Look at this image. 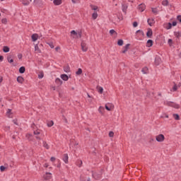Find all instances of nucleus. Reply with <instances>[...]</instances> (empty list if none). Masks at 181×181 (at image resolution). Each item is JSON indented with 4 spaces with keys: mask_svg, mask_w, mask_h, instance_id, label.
I'll list each match as a JSON object with an SVG mask.
<instances>
[{
    "mask_svg": "<svg viewBox=\"0 0 181 181\" xmlns=\"http://www.w3.org/2000/svg\"><path fill=\"white\" fill-rule=\"evenodd\" d=\"M22 57H23V55H22V54H18V59H19V60H21V59H22Z\"/></svg>",
    "mask_w": 181,
    "mask_h": 181,
    "instance_id": "obj_53",
    "label": "nucleus"
},
{
    "mask_svg": "<svg viewBox=\"0 0 181 181\" xmlns=\"http://www.w3.org/2000/svg\"><path fill=\"white\" fill-rule=\"evenodd\" d=\"M133 26H134V28H136V26H138V22L134 21V22L133 23Z\"/></svg>",
    "mask_w": 181,
    "mask_h": 181,
    "instance_id": "obj_52",
    "label": "nucleus"
},
{
    "mask_svg": "<svg viewBox=\"0 0 181 181\" xmlns=\"http://www.w3.org/2000/svg\"><path fill=\"white\" fill-rule=\"evenodd\" d=\"M141 71L143 74H148V73H149V69H148V67L145 66L141 69Z\"/></svg>",
    "mask_w": 181,
    "mask_h": 181,
    "instance_id": "obj_14",
    "label": "nucleus"
},
{
    "mask_svg": "<svg viewBox=\"0 0 181 181\" xmlns=\"http://www.w3.org/2000/svg\"><path fill=\"white\" fill-rule=\"evenodd\" d=\"M35 138H36V139H37L38 141H40V136H36Z\"/></svg>",
    "mask_w": 181,
    "mask_h": 181,
    "instance_id": "obj_61",
    "label": "nucleus"
},
{
    "mask_svg": "<svg viewBox=\"0 0 181 181\" xmlns=\"http://www.w3.org/2000/svg\"><path fill=\"white\" fill-rule=\"evenodd\" d=\"M3 80H4L3 78L1 77V78H0V83H2V81H3Z\"/></svg>",
    "mask_w": 181,
    "mask_h": 181,
    "instance_id": "obj_63",
    "label": "nucleus"
},
{
    "mask_svg": "<svg viewBox=\"0 0 181 181\" xmlns=\"http://www.w3.org/2000/svg\"><path fill=\"white\" fill-rule=\"evenodd\" d=\"M33 134L34 135H40V130H35Z\"/></svg>",
    "mask_w": 181,
    "mask_h": 181,
    "instance_id": "obj_42",
    "label": "nucleus"
},
{
    "mask_svg": "<svg viewBox=\"0 0 181 181\" xmlns=\"http://www.w3.org/2000/svg\"><path fill=\"white\" fill-rule=\"evenodd\" d=\"M147 23H148L149 26H152V25H153V23H155V20L153 18H152V19L148 18L147 20Z\"/></svg>",
    "mask_w": 181,
    "mask_h": 181,
    "instance_id": "obj_17",
    "label": "nucleus"
},
{
    "mask_svg": "<svg viewBox=\"0 0 181 181\" xmlns=\"http://www.w3.org/2000/svg\"><path fill=\"white\" fill-rule=\"evenodd\" d=\"M53 125H54V122H53V120H51L47 122V127H49V128L53 127Z\"/></svg>",
    "mask_w": 181,
    "mask_h": 181,
    "instance_id": "obj_28",
    "label": "nucleus"
},
{
    "mask_svg": "<svg viewBox=\"0 0 181 181\" xmlns=\"http://www.w3.org/2000/svg\"><path fill=\"white\" fill-rule=\"evenodd\" d=\"M71 34L74 35V36H76V37H77L78 33L76 32V30H73L72 31H71Z\"/></svg>",
    "mask_w": 181,
    "mask_h": 181,
    "instance_id": "obj_41",
    "label": "nucleus"
},
{
    "mask_svg": "<svg viewBox=\"0 0 181 181\" xmlns=\"http://www.w3.org/2000/svg\"><path fill=\"white\" fill-rule=\"evenodd\" d=\"M152 35H153V32L152 31V29L148 28L146 33L147 37H149V39H152Z\"/></svg>",
    "mask_w": 181,
    "mask_h": 181,
    "instance_id": "obj_5",
    "label": "nucleus"
},
{
    "mask_svg": "<svg viewBox=\"0 0 181 181\" xmlns=\"http://www.w3.org/2000/svg\"><path fill=\"white\" fill-rule=\"evenodd\" d=\"M174 36H175V37H177V39H180V37H181V32L180 31H178V32L175 31Z\"/></svg>",
    "mask_w": 181,
    "mask_h": 181,
    "instance_id": "obj_16",
    "label": "nucleus"
},
{
    "mask_svg": "<svg viewBox=\"0 0 181 181\" xmlns=\"http://www.w3.org/2000/svg\"><path fill=\"white\" fill-rule=\"evenodd\" d=\"M7 61L8 63H13V59H12V57L11 55L7 57Z\"/></svg>",
    "mask_w": 181,
    "mask_h": 181,
    "instance_id": "obj_29",
    "label": "nucleus"
},
{
    "mask_svg": "<svg viewBox=\"0 0 181 181\" xmlns=\"http://www.w3.org/2000/svg\"><path fill=\"white\" fill-rule=\"evenodd\" d=\"M109 136L110 138H113L114 137V132H109Z\"/></svg>",
    "mask_w": 181,
    "mask_h": 181,
    "instance_id": "obj_48",
    "label": "nucleus"
},
{
    "mask_svg": "<svg viewBox=\"0 0 181 181\" xmlns=\"http://www.w3.org/2000/svg\"><path fill=\"white\" fill-rule=\"evenodd\" d=\"M48 45L51 47V49H54V45H53L52 42H49V43H48Z\"/></svg>",
    "mask_w": 181,
    "mask_h": 181,
    "instance_id": "obj_51",
    "label": "nucleus"
},
{
    "mask_svg": "<svg viewBox=\"0 0 181 181\" xmlns=\"http://www.w3.org/2000/svg\"><path fill=\"white\" fill-rule=\"evenodd\" d=\"M11 112H12V110L8 109V110H7V112H6V115H11Z\"/></svg>",
    "mask_w": 181,
    "mask_h": 181,
    "instance_id": "obj_50",
    "label": "nucleus"
},
{
    "mask_svg": "<svg viewBox=\"0 0 181 181\" xmlns=\"http://www.w3.org/2000/svg\"><path fill=\"white\" fill-rule=\"evenodd\" d=\"M156 66H159L160 63H162V59H160V57L156 56L155 58V62H154Z\"/></svg>",
    "mask_w": 181,
    "mask_h": 181,
    "instance_id": "obj_3",
    "label": "nucleus"
},
{
    "mask_svg": "<svg viewBox=\"0 0 181 181\" xmlns=\"http://www.w3.org/2000/svg\"><path fill=\"white\" fill-rule=\"evenodd\" d=\"M177 19L180 21V23H181V16L180 15L177 16Z\"/></svg>",
    "mask_w": 181,
    "mask_h": 181,
    "instance_id": "obj_54",
    "label": "nucleus"
},
{
    "mask_svg": "<svg viewBox=\"0 0 181 181\" xmlns=\"http://www.w3.org/2000/svg\"><path fill=\"white\" fill-rule=\"evenodd\" d=\"M129 46H131V44H127L123 47V50L122 51V53H127V52H128V49H129Z\"/></svg>",
    "mask_w": 181,
    "mask_h": 181,
    "instance_id": "obj_8",
    "label": "nucleus"
},
{
    "mask_svg": "<svg viewBox=\"0 0 181 181\" xmlns=\"http://www.w3.org/2000/svg\"><path fill=\"white\" fill-rule=\"evenodd\" d=\"M151 11L153 13H154V15H158V8H151Z\"/></svg>",
    "mask_w": 181,
    "mask_h": 181,
    "instance_id": "obj_26",
    "label": "nucleus"
},
{
    "mask_svg": "<svg viewBox=\"0 0 181 181\" xmlns=\"http://www.w3.org/2000/svg\"><path fill=\"white\" fill-rule=\"evenodd\" d=\"M5 169H6V168L5 166H4V165L0 166L1 172H5Z\"/></svg>",
    "mask_w": 181,
    "mask_h": 181,
    "instance_id": "obj_43",
    "label": "nucleus"
},
{
    "mask_svg": "<svg viewBox=\"0 0 181 181\" xmlns=\"http://www.w3.org/2000/svg\"><path fill=\"white\" fill-rule=\"evenodd\" d=\"M7 23H8V21L6 20V18H3L1 20V23H4V25H6Z\"/></svg>",
    "mask_w": 181,
    "mask_h": 181,
    "instance_id": "obj_45",
    "label": "nucleus"
},
{
    "mask_svg": "<svg viewBox=\"0 0 181 181\" xmlns=\"http://www.w3.org/2000/svg\"><path fill=\"white\" fill-rule=\"evenodd\" d=\"M138 9H139V12H144V11H145V9H146V6L145 5V4H141L138 6Z\"/></svg>",
    "mask_w": 181,
    "mask_h": 181,
    "instance_id": "obj_2",
    "label": "nucleus"
},
{
    "mask_svg": "<svg viewBox=\"0 0 181 181\" xmlns=\"http://www.w3.org/2000/svg\"><path fill=\"white\" fill-rule=\"evenodd\" d=\"M13 124H15V125H18V122H16V120H13Z\"/></svg>",
    "mask_w": 181,
    "mask_h": 181,
    "instance_id": "obj_59",
    "label": "nucleus"
},
{
    "mask_svg": "<svg viewBox=\"0 0 181 181\" xmlns=\"http://www.w3.org/2000/svg\"><path fill=\"white\" fill-rule=\"evenodd\" d=\"M31 136H33V135L30 134L26 135V137L28 138V139H29V141H32V139H30Z\"/></svg>",
    "mask_w": 181,
    "mask_h": 181,
    "instance_id": "obj_49",
    "label": "nucleus"
},
{
    "mask_svg": "<svg viewBox=\"0 0 181 181\" xmlns=\"http://www.w3.org/2000/svg\"><path fill=\"white\" fill-rule=\"evenodd\" d=\"M60 166H62V163H59L57 165V168H60Z\"/></svg>",
    "mask_w": 181,
    "mask_h": 181,
    "instance_id": "obj_60",
    "label": "nucleus"
},
{
    "mask_svg": "<svg viewBox=\"0 0 181 181\" xmlns=\"http://www.w3.org/2000/svg\"><path fill=\"white\" fill-rule=\"evenodd\" d=\"M136 33H141L142 36H144V31L142 30H138L136 31Z\"/></svg>",
    "mask_w": 181,
    "mask_h": 181,
    "instance_id": "obj_44",
    "label": "nucleus"
},
{
    "mask_svg": "<svg viewBox=\"0 0 181 181\" xmlns=\"http://www.w3.org/2000/svg\"><path fill=\"white\" fill-rule=\"evenodd\" d=\"M81 49L83 52H87V50H88V47H87V44H86V42H82L81 44Z\"/></svg>",
    "mask_w": 181,
    "mask_h": 181,
    "instance_id": "obj_4",
    "label": "nucleus"
},
{
    "mask_svg": "<svg viewBox=\"0 0 181 181\" xmlns=\"http://www.w3.org/2000/svg\"><path fill=\"white\" fill-rule=\"evenodd\" d=\"M153 46V40H148L146 42V47H152Z\"/></svg>",
    "mask_w": 181,
    "mask_h": 181,
    "instance_id": "obj_9",
    "label": "nucleus"
},
{
    "mask_svg": "<svg viewBox=\"0 0 181 181\" xmlns=\"http://www.w3.org/2000/svg\"><path fill=\"white\" fill-rule=\"evenodd\" d=\"M110 35H115L117 36V33L115 31V30L112 29L110 30Z\"/></svg>",
    "mask_w": 181,
    "mask_h": 181,
    "instance_id": "obj_40",
    "label": "nucleus"
},
{
    "mask_svg": "<svg viewBox=\"0 0 181 181\" xmlns=\"http://www.w3.org/2000/svg\"><path fill=\"white\" fill-rule=\"evenodd\" d=\"M25 71H26V69L25 68V66H21L18 70L21 74H23V73H25Z\"/></svg>",
    "mask_w": 181,
    "mask_h": 181,
    "instance_id": "obj_19",
    "label": "nucleus"
},
{
    "mask_svg": "<svg viewBox=\"0 0 181 181\" xmlns=\"http://www.w3.org/2000/svg\"><path fill=\"white\" fill-rule=\"evenodd\" d=\"M172 23H168V26L165 27V29H167V30H169V29H170L172 28Z\"/></svg>",
    "mask_w": 181,
    "mask_h": 181,
    "instance_id": "obj_39",
    "label": "nucleus"
},
{
    "mask_svg": "<svg viewBox=\"0 0 181 181\" xmlns=\"http://www.w3.org/2000/svg\"><path fill=\"white\" fill-rule=\"evenodd\" d=\"M35 51L37 52V53H42V51L40 50V48H39V45H35Z\"/></svg>",
    "mask_w": 181,
    "mask_h": 181,
    "instance_id": "obj_23",
    "label": "nucleus"
},
{
    "mask_svg": "<svg viewBox=\"0 0 181 181\" xmlns=\"http://www.w3.org/2000/svg\"><path fill=\"white\" fill-rule=\"evenodd\" d=\"M173 107L174 108H176V110H179V108H180V105L178 104H174Z\"/></svg>",
    "mask_w": 181,
    "mask_h": 181,
    "instance_id": "obj_47",
    "label": "nucleus"
},
{
    "mask_svg": "<svg viewBox=\"0 0 181 181\" xmlns=\"http://www.w3.org/2000/svg\"><path fill=\"white\" fill-rule=\"evenodd\" d=\"M82 35L83 33H81V31H78L76 37H75V39H81Z\"/></svg>",
    "mask_w": 181,
    "mask_h": 181,
    "instance_id": "obj_24",
    "label": "nucleus"
},
{
    "mask_svg": "<svg viewBox=\"0 0 181 181\" xmlns=\"http://www.w3.org/2000/svg\"><path fill=\"white\" fill-rule=\"evenodd\" d=\"M105 110H107V111H111V108H112V105H110V104L105 105Z\"/></svg>",
    "mask_w": 181,
    "mask_h": 181,
    "instance_id": "obj_20",
    "label": "nucleus"
},
{
    "mask_svg": "<svg viewBox=\"0 0 181 181\" xmlns=\"http://www.w3.org/2000/svg\"><path fill=\"white\" fill-rule=\"evenodd\" d=\"M55 83H56L57 86H58V87H60V86H62V84H63V81H62V79H60L59 78H57L55 79Z\"/></svg>",
    "mask_w": 181,
    "mask_h": 181,
    "instance_id": "obj_6",
    "label": "nucleus"
},
{
    "mask_svg": "<svg viewBox=\"0 0 181 181\" xmlns=\"http://www.w3.org/2000/svg\"><path fill=\"white\" fill-rule=\"evenodd\" d=\"M9 50H10V48H9V47H8V46H4V47H3V52H4V53H8Z\"/></svg>",
    "mask_w": 181,
    "mask_h": 181,
    "instance_id": "obj_22",
    "label": "nucleus"
},
{
    "mask_svg": "<svg viewBox=\"0 0 181 181\" xmlns=\"http://www.w3.org/2000/svg\"><path fill=\"white\" fill-rule=\"evenodd\" d=\"M173 117L176 121H179V119H180V116H179L178 114H174Z\"/></svg>",
    "mask_w": 181,
    "mask_h": 181,
    "instance_id": "obj_31",
    "label": "nucleus"
},
{
    "mask_svg": "<svg viewBox=\"0 0 181 181\" xmlns=\"http://www.w3.org/2000/svg\"><path fill=\"white\" fill-rule=\"evenodd\" d=\"M168 43L169 46L170 47H172V46L173 45V40L172 39H169L168 41Z\"/></svg>",
    "mask_w": 181,
    "mask_h": 181,
    "instance_id": "obj_37",
    "label": "nucleus"
},
{
    "mask_svg": "<svg viewBox=\"0 0 181 181\" xmlns=\"http://www.w3.org/2000/svg\"><path fill=\"white\" fill-rule=\"evenodd\" d=\"M92 18L94 21H95V19H97V18H98V14L97 13V12H94L92 14Z\"/></svg>",
    "mask_w": 181,
    "mask_h": 181,
    "instance_id": "obj_27",
    "label": "nucleus"
},
{
    "mask_svg": "<svg viewBox=\"0 0 181 181\" xmlns=\"http://www.w3.org/2000/svg\"><path fill=\"white\" fill-rule=\"evenodd\" d=\"M162 4H163V6H168V5H169V1L164 0V1H163Z\"/></svg>",
    "mask_w": 181,
    "mask_h": 181,
    "instance_id": "obj_34",
    "label": "nucleus"
},
{
    "mask_svg": "<svg viewBox=\"0 0 181 181\" xmlns=\"http://www.w3.org/2000/svg\"><path fill=\"white\" fill-rule=\"evenodd\" d=\"M90 6L91 8L92 11H97V9H98V6H94L93 4H90Z\"/></svg>",
    "mask_w": 181,
    "mask_h": 181,
    "instance_id": "obj_32",
    "label": "nucleus"
},
{
    "mask_svg": "<svg viewBox=\"0 0 181 181\" xmlns=\"http://www.w3.org/2000/svg\"><path fill=\"white\" fill-rule=\"evenodd\" d=\"M0 62H4V56L0 55Z\"/></svg>",
    "mask_w": 181,
    "mask_h": 181,
    "instance_id": "obj_57",
    "label": "nucleus"
},
{
    "mask_svg": "<svg viewBox=\"0 0 181 181\" xmlns=\"http://www.w3.org/2000/svg\"><path fill=\"white\" fill-rule=\"evenodd\" d=\"M21 2L25 6H28L30 2L28 0H21Z\"/></svg>",
    "mask_w": 181,
    "mask_h": 181,
    "instance_id": "obj_18",
    "label": "nucleus"
},
{
    "mask_svg": "<svg viewBox=\"0 0 181 181\" xmlns=\"http://www.w3.org/2000/svg\"><path fill=\"white\" fill-rule=\"evenodd\" d=\"M83 73V69H81V68H79L78 69V71L76 72V76H80V74H81Z\"/></svg>",
    "mask_w": 181,
    "mask_h": 181,
    "instance_id": "obj_33",
    "label": "nucleus"
},
{
    "mask_svg": "<svg viewBox=\"0 0 181 181\" xmlns=\"http://www.w3.org/2000/svg\"><path fill=\"white\" fill-rule=\"evenodd\" d=\"M98 111L100 114H103V111H101V107L99 108Z\"/></svg>",
    "mask_w": 181,
    "mask_h": 181,
    "instance_id": "obj_62",
    "label": "nucleus"
},
{
    "mask_svg": "<svg viewBox=\"0 0 181 181\" xmlns=\"http://www.w3.org/2000/svg\"><path fill=\"white\" fill-rule=\"evenodd\" d=\"M45 77V74L43 73V71H40L38 74V78H43Z\"/></svg>",
    "mask_w": 181,
    "mask_h": 181,
    "instance_id": "obj_30",
    "label": "nucleus"
},
{
    "mask_svg": "<svg viewBox=\"0 0 181 181\" xmlns=\"http://www.w3.org/2000/svg\"><path fill=\"white\" fill-rule=\"evenodd\" d=\"M62 0H54L53 4L55 5V6H59V5H62Z\"/></svg>",
    "mask_w": 181,
    "mask_h": 181,
    "instance_id": "obj_10",
    "label": "nucleus"
},
{
    "mask_svg": "<svg viewBox=\"0 0 181 181\" xmlns=\"http://www.w3.org/2000/svg\"><path fill=\"white\" fill-rule=\"evenodd\" d=\"M64 71H65V73H69L70 66L69 65L64 66Z\"/></svg>",
    "mask_w": 181,
    "mask_h": 181,
    "instance_id": "obj_21",
    "label": "nucleus"
},
{
    "mask_svg": "<svg viewBox=\"0 0 181 181\" xmlns=\"http://www.w3.org/2000/svg\"><path fill=\"white\" fill-rule=\"evenodd\" d=\"M82 165H83V160H79L77 161V166H78V168H80Z\"/></svg>",
    "mask_w": 181,
    "mask_h": 181,
    "instance_id": "obj_38",
    "label": "nucleus"
},
{
    "mask_svg": "<svg viewBox=\"0 0 181 181\" xmlns=\"http://www.w3.org/2000/svg\"><path fill=\"white\" fill-rule=\"evenodd\" d=\"M172 26H176V25H177V22L176 21H173L172 23H171Z\"/></svg>",
    "mask_w": 181,
    "mask_h": 181,
    "instance_id": "obj_55",
    "label": "nucleus"
},
{
    "mask_svg": "<svg viewBox=\"0 0 181 181\" xmlns=\"http://www.w3.org/2000/svg\"><path fill=\"white\" fill-rule=\"evenodd\" d=\"M43 146L46 149H49V144H47V143L46 141H43Z\"/></svg>",
    "mask_w": 181,
    "mask_h": 181,
    "instance_id": "obj_36",
    "label": "nucleus"
},
{
    "mask_svg": "<svg viewBox=\"0 0 181 181\" xmlns=\"http://www.w3.org/2000/svg\"><path fill=\"white\" fill-rule=\"evenodd\" d=\"M50 160H51V162H54V160H56V158L51 157Z\"/></svg>",
    "mask_w": 181,
    "mask_h": 181,
    "instance_id": "obj_56",
    "label": "nucleus"
},
{
    "mask_svg": "<svg viewBox=\"0 0 181 181\" xmlns=\"http://www.w3.org/2000/svg\"><path fill=\"white\" fill-rule=\"evenodd\" d=\"M62 159L65 163H69V154L64 153Z\"/></svg>",
    "mask_w": 181,
    "mask_h": 181,
    "instance_id": "obj_7",
    "label": "nucleus"
},
{
    "mask_svg": "<svg viewBox=\"0 0 181 181\" xmlns=\"http://www.w3.org/2000/svg\"><path fill=\"white\" fill-rule=\"evenodd\" d=\"M127 7H122V11H123V12H127Z\"/></svg>",
    "mask_w": 181,
    "mask_h": 181,
    "instance_id": "obj_58",
    "label": "nucleus"
},
{
    "mask_svg": "<svg viewBox=\"0 0 181 181\" xmlns=\"http://www.w3.org/2000/svg\"><path fill=\"white\" fill-rule=\"evenodd\" d=\"M117 45H118V46H122V45H124V40H119L117 41Z\"/></svg>",
    "mask_w": 181,
    "mask_h": 181,
    "instance_id": "obj_35",
    "label": "nucleus"
},
{
    "mask_svg": "<svg viewBox=\"0 0 181 181\" xmlns=\"http://www.w3.org/2000/svg\"><path fill=\"white\" fill-rule=\"evenodd\" d=\"M38 37H39V35H37V34H33L31 36V39H32L33 42H36V40H37Z\"/></svg>",
    "mask_w": 181,
    "mask_h": 181,
    "instance_id": "obj_12",
    "label": "nucleus"
},
{
    "mask_svg": "<svg viewBox=\"0 0 181 181\" xmlns=\"http://www.w3.org/2000/svg\"><path fill=\"white\" fill-rule=\"evenodd\" d=\"M173 91H177V85L175 83L174 86L173 87Z\"/></svg>",
    "mask_w": 181,
    "mask_h": 181,
    "instance_id": "obj_46",
    "label": "nucleus"
},
{
    "mask_svg": "<svg viewBox=\"0 0 181 181\" xmlns=\"http://www.w3.org/2000/svg\"><path fill=\"white\" fill-rule=\"evenodd\" d=\"M156 141H157V142H163V141H165V135L158 134L156 136Z\"/></svg>",
    "mask_w": 181,
    "mask_h": 181,
    "instance_id": "obj_1",
    "label": "nucleus"
},
{
    "mask_svg": "<svg viewBox=\"0 0 181 181\" xmlns=\"http://www.w3.org/2000/svg\"><path fill=\"white\" fill-rule=\"evenodd\" d=\"M98 92L99 93V94H103V93H104V88H103V87L99 86L98 88Z\"/></svg>",
    "mask_w": 181,
    "mask_h": 181,
    "instance_id": "obj_25",
    "label": "nucleus"
},
{
    "mask_svg": "<svg viewBox=\"0 0 181 181\" xmlns=\"http://www.w3.org/2000/svg\"><path fill=\"white\" fill-rule=\"evenodd\" d=\"M17 81L18 83H19L20 84H23V81H25V78H23V77L22 76H18L17 78Z\"/></svg>",
    "mask_w": 181,
    "mask_h": 181,
    "instance_id": "obj_11",
    "label": "nucleus"
},
{
    "mask_svg": "<svg viewBox=\"0 0 181 181\" xmlns=\"http://www.w3.org/2000/svg\"><path fill=\"white\" fill-rule=\"evenodd\" d=\"M58 49H60V47H57L55 48V50L57 51Z\"/></svg>",
    "mask_w": 181,
    "mask_h": 181,
    "instance_id": "obj_64",
    "label": "nucleus"
},
{
    "mask_svg": "<svg viewBox=\"0 0 181 181\" xmlns=\"http://www.w3.org/2000/svg\"><path fill=\"white\" fill-rule=\"evenodd\" d=\"M61 78L64 80V81H67L69 80V76L67 74H62L61 75Z\"/></svg>",
    "mask_w": 181,
    "mask_h": 181,
    "instance_id": "obj_13",
    "label": "nucleus"
},
{
    "mask_svg": "<svg viewBox=\"0 0 181 181\" xmlns=\"http://www.w3.org/2000/svg\"><path fill=\"white\" fill-rule=\"evenodd\" d=\"M93 177H94V179H95L96 180L100 179V177H101V175L98 174L97 173H94L92 174Z\"/></svg>",
    "mask_w": 181,
    "mask_h": 181,
    "instance_id": "obj_15",
    "label": "nucleus"
}]
</instances>
